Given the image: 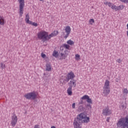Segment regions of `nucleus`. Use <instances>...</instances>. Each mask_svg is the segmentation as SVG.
Returning <instances> with one entry per match:
<instances>
[{
  "label": "nucleus",
  "mask_w": 128,
  "mask_h": 128,
  "mask_svg": "<svg viewBox=\"0 0 128 128\" xmlns=\"http://www.w3.org/2000/svg\"><path fill=\"white\" fill-rule=\"evenodd\" d=\"M110 118H108V119L106 120L108 122H110Z\"/></svg>",
  "instance_id": "obj_37"
},
{
  "label": "nucleus",
  "mask_w": 128,
  "mask_h": 128,
  "mask_svg": "<svg viewBox=\"0 0 128 128\" xmlns=\"http://www.w3.org/2000/svg\"><path fill=\"white\" fill-rule=\"evenodd\" d=\"M128 124H126L124 118H121L117 123V126L120 128H126Z\"/></svg>",
  "instance_id": "obj_8"
},
{
  "label": "nucleus",
  "mask_w": 128,
  "mask_h": 128,
  "mask_svg": "<svg viewBox=\"0 0 128 128\" xmlns=\"http://www.w3.org/2000/svg\"><path fill=\"white\" fill-rule=\"evenodd\" d=\"M104 4H108V2H104Z\"/></svg>",
  "instance_id": "obj_38"
},
{
  "label": "nucleus",
  "mask_w": 128,
  "mask_h": 128,
  "mask_svg": "<svg viewBox=\"0 0 128 128\" xmlns=\"http://www.w3.org/2000/svg\"><path fill=\"white\" fill-rule=\"evenodd\" d=\"M108 6L109 8H112V10H114V7L116 6V5H114L112 3H111L110 2L108 3Z\"/></svg>",
  "instance_id": "obj_21"
},
{
  "label": "nucleus",
  "mask_w": 128,
  "mask_h": 128,
  "mask_svg": "<svg viewBox=\"0 0 128 128\" xmlns=\"http://www.w3.org/2000/svg\"><path fill=\"white\" fill-rule=\"evenodd\" d=\"M40 0V2H42L43 0Z\"/></svg>",
  "instance_id": "obj_40"
},
{
  "label": "nucleus",
  "mask_w": 128,
  "mask_h": 128,
  "mask_svg": "<svg viewBox=\"0 0 128 128\" xmlns=\"http://www.w3.org/2000/svg\"><path fill=\"white\" fill-rule=\"evenodd\" d=\"M67 44H70V46H72V44H74V42L70 40L67 41Z\"/></svg>",
  "instance_id": "obj_23"
},
{
  "label": "nucleus",
  "mask_w": 128,
  "mask_h": 128,
  "mask_svg": "<svg viewBox=\"0 0 128 128\" xmlns=\"http://www.w3.org/2000/svg\"><path fill=\"white\" fill-rule=\"evenodd\" d=\"M64 48H66L67 50H68L70 48V45L68 44H64L63 45Z\"/></svg>",
  "instance_id": "obj_26"
},
{
  "label": "nucleus",
  "mask_w": 128,
  "mask_h": 128,
  "mask_svg": "<svg viewBox=\"0 0 128 128\" xmlns=\"http://www.w3.org/2000/svg\"><path fill=\"white\" fill-rule=\"evenodd\" d=\"M25 22L28 24H32L34 26H38V23L32 22L30 20V16L28 14H26V16Z\"/></svg>",
  "instance_id": "obj_9"
},
{
  "label": "nucleus",
  "mask_w": 128,
  "mask_h": 128,
  "mask_svg": "<svg viewBox=\"0 0 128 128\" xmlns=\"http://www.w3.org/2000/svg\"><path fill=\"white\" fill-rule=\"evenodd\" d=\"M80 56L78 54H76L75 56L76 60H80Z\"/></svg>",
  "instance_id": "obj_28"
},
{
  "label": "nucleus",
  "mask_w": 128,
  "mask_h": 128,
  "mask_svg": "<svg viewBox=\"0 0 128 128\" xmlns=\"http://www.w3.org/2000/svg\"><path fill=\"white\" fill-rule=\"evenodd\" d=\"M38 40H43V42L48 40V33L46 31H41L37 34Z\"/></svg>",
  "instance_id": "obj_3"
},
{
  "label": "nucleus",
  "mask_w": 128,
  "mask_h": 128,
  "mask_svg": "<svg viewBox=\"0 0 128 128\" xmlns=\"http://www.w3.org/2000/svg\"><path fill=\"white\" fill-rule=\"evenodd\" d=\"M41 56L43 58H46V54H44V53H42L41 54Z\"/></svg>",
  "instance_id": "obj_32"
},
{
  "label": "nucleus",
  "mask_w": 128,
  "mask_h": 128,
  "mask_svg": "<svg viewBox=\"0 0 128 128\" xmlns=\"http://www.w3.org/2000/svg\"><path fill=\"white\" fill-rule=\"evenodd\" d=\"M24 96L26 98V100H34L36 98L38 95L36 92H33L25 94Z\"/></svg>",
  "instance_id": "obj_6"
},
{
  "label": "nucleus",
  "mask_w": 128,
  "mask_h": 128,
  "mask_svg": "<svg viewBox=\"0 0 128 128\" xmlns=\"http://www.w3.org/2000/svg\"><path fill=\"white\" fill-rule=\"evenodd\" d=\"M123 94H124V98H126L127 96H128V90L127 88H124L123 92H122Z\"/></svg>",
  "instance_id": "obj_18"
},
{
  "label": "nucleus",
  "mask_w": 128,
  "mask_h": 128,
  "mask_svg": "<svg viewBox=\"0 0 128 128\" xmlns=\"http://www.w3.org/2000/svg\"><path fill=\"white\" fill-rule=\"evenodd\" d=\"M61 56H62L63 58H66V55L62 53L61 54Z\"/></svg>",
  "instance_id": "obj_33"
},
{
  "label": "nucleus",
  "mask_w": 128,
  "mask_h": 128,
  "mask_svg": "<svg viewBox=\"0 0 128 128\" xmlns=\"http://www.w3.org/2000/svg\"><path fill=\"white\" fill-rule=\"evenodd\" d=\"M127 128H128V126H126Z\"/></svg>",
  "instance_id": "obj_41"
},
{
  "label": "nucleus",
  "mask_w": 128,
  "mask_h": 128,
  "mask_svg": "<svg viewBox=\"0 0 128 128\" xmlns=\"http://www.w3.org/2000/svg\"><path fill=\"white\" fill-rule=\"evenodd\" d=\"M74 78H76V76H74V72H70L68 74L66 79H60V84H64V82H70V80H72Z\"/></svg>",
  "instance_id": "obj_4"
},
{
  "label": "nucleus",
  "mask_w": 128,
  "mask_h": 128,
  "mask_svg": "<svg viewBox=\"0 0 128 128\" xmlns=\"http://www.w3.org/2000/svg\"><path fill=\"white\" fill-rule=\"evenodd\" d=\"M53 56H54L55 58H58V52L54 50L52 54Z\"/></svg>",
  "instance_id": "obj_20"
},
{
  "label": "nucleus",
  "mask_w": 128,
  "mask_h": 128,
  "mask_svg": "<svg viewBox=\"0 0 128 128\" xmlns=\"http://www.w3.org/2000/svg\"><path fill=\"white\" fill-rule=\"evenodd\" d=\"M0 26H4V17L0 16Z\"/></svg>",
  "instance_id": "obj_16"
},
{
  "label": "nucleus",
  "mask_w": 128,
  "mask_h": 128,
  "mask_svg": "<svg viewBox=\"0 0 128 128\" xmlns=\"http://www.w3.org/2000/svg\"><path fill=\"white\" fill-rule=\"evenodd\" d=\"M53 38L52 35H51V34L48 35V40H50V38Z\"/></svg>",
  "instance_id": "obj_31"
},
{
  "label": "nucleus",
  "mask_w": 128,
  "mask_h": 128,
  "mask_svg": "<svg viewBox=\"0 0 128 128\" xmlns=\"http://www.w3.org/2000/svg\"><path fill=\"white\" fill-rule=\"evenodd\" d=\"M50 128H56V126H51Z\"/></svg>",
  "instance_id": "obj_39"
},
{
  "label": "nucleus",
  "mask_w": 128,
  "mask_h": 128,
  "mask_svg": "<svg viewBox=\"0 0 128 128\" xmlns=\"http://www.w3.org/2000/svg\"><path fill=\"white\" fill-rule=\"evenodd\" d=\"M12 126H14L16 124V122H18V116L14 114L13 116L12 117Z\"/></svg>",
  "instance_id": "obj_12"
},
{
  "label": "nucleus",
  "mask_w": 128,
  "mask_h": 128,
  "mask_svg": "<svg viewBox=\"0 0 128 128\" xmlns=\"http://www.w3.org/2000/svg\"><path fill=\"white\" fill-rule=\"evenodd\" d=\"M68 84L69 87L67 90V94L68 96H72V88H76V80H72L68 82Z\"/></svg>",
  "instance_id": "obj_2"
},
{
  "label": "nucleus",
  "mask_w": 128,
  "mask_h": 128,
  "mask_svg": "<svg viewBox=\"0 0 128 128\" xmlns=\"http://www.w3.org/2000/svg\"><path fill=\"white\" fill-rule=\"evenodd\" d=\"M84 96L82 97L80 99V102H79L78 104V106H80V104H84V100H85V98H84Z\"/></svg>",
  "instance_id": "obj_19"
},
{
  "label": "nucleus",
  "mask_w": 128,
  "mask_h": 128,
  "mask_svg": "<svg viewBox=\"0 0 128 128\" xmlns=\"http://www.w3.org/2000/svg\"><path fill=\"white\" fill-rule=\"evenodd\" d=\"M58 31H54L51 34V35L52 37L56 36H58Z\"/></svg>",
  "instance_id": "obj_22"
},
{
  "label": "nucleus",
  "mask_w": 128,
  "mask_h": 128,
  "mask_svg": "<svg viewBox=\"0 0 128 128\" xmlns=\"http://www.w3.org/2000/svg\"><path fill=\"white\" fill-rule=\"evenodd\" d=\"M116 62H118V64H120V62H122V60H120V59L119 58L116 60Z\"/></svg>",
  "instance_id": "obj_35"
},
{
  "label": "nucleus",
  "mask_w": 128,
  "mask_h": 128,
  "mask_svg": "<svg viewBox=\"0 0 128 128\" xmlns=\"http://www.w3.org/2000/svg\"><path fill=\"white\" fill-rule=\"evenodd\" d=\"M122 108H126V106H124V105H122Z\"/></svg>",
  "instance_id": "obj_36"
},
{
  "label": "nucleus",
  "mask_w": 128,
  "mask_h": 128,
  "mask_svg": "<svg viewBox=\"0 0 128 128\" xmlns=\"http://www.w3.org/2000/svg\"><path fill=\"white\" fill-rule=\"evenodd\" d=\"M110 81L106 80L103 88V94L105 96H108L110 94Z\"/></svg>",
  "instance_id": "obj_5"
},
{
  "label": "nucleus",
  "mask_w": 128,
  "mask_h": 128,
  "mask_svg": "<svg viewBox=\"0 0 128 128\" xmlns=\"http://www.w3.org/2000/svg\"><path fill=\"white\" fill-rule=\"evenodd\" d=\"M83 98H85L88 104H92V98H90V96L88 95H84Z\"/></svg>",
  "instance_id": "obj_14"
},
{
  "label": "nucleus",
  "mask_w": 128,
  "mask_h": 128,
  "mask_svg": "<svg viewBox=\"0 0 128 128\" xmlns=\"http://www.w3.org/2000/svg\"><path fill=\"white\" fill-rule=\"evenodd\" d=\"M92 104H91L88 103V104L86 105V108H88V110H92Z\"/></svg>",
  "instance_id": "obj_25"
},
{
  "label": "nucleus",
  "mask_w": 128,
  "mask_h": 128,
  "mask_svg": "<svg viewBox=\"0 0 128 128\" xmlns=\"http://www.w3.org/2000/svg\"><path fill=\"white\" fill-rule=\"evenodd\" d=\"M88 122H90V117H88L84 114L82 113L74 118L73 124L74 128H82V123L88 124Z\"/></svg>",
  "instance_id": "obj_1"
},
{
  "label": "nucleus",
  "mask_w": 128,
  "mask_h": 128,
  "mask_svg": "<svg viewBox=\"0 0 128 128\" xmlns=\"http://www.w3.org/2000/svg\"><path fill=\"white\" fill-rule=\"evenodd\" d=\"M0 68L2 70H4L6 68V64H4L3 62L0 63Z\"/></svg>",
  "instance_id": "obj_24"
},
{
  "label": "nucleus",
  "mask_w": 128,
  "mask_h": 128,
  "mask_svg": "<svg viewBox=\"0 0 128 128\" xmlns=\"http://www.w3.org/2000/svg\"><path fill=\"white\" fill-rule=\"evenodd\" d=\"M102 114L103 116H108L112 114V110H110L108 106H107L104 109H103Z\"/></svg>",
  "instance_id": "obj_10"
},
{
  "label": "nucleus",
  "mask_w": 128,
  "mask_h": 128,
  "mask_svg": "<svg viewBox=\"0 0 128 128\" xmlns=\"http://www.w3.org/2000/svg\"><path fill=\"white\" fill-rule=\"evenodd\" d=\"M70 32H72V28L70 26H66L65 28V32H66V35L64 36V38H68L70 36Z\"/></svg>",
  "instance_id": "obj_11"
},
{
  "label": "nucleus",
  "mask_w": 128,
  "mask_h": 128,
  "mask_svg": "<svg viewBox=\"0 0 128 128\" xmlns=\"http://www.w3.org/2000/svg\"><path fill=\"white\" fill-rule=\"evenodd\" d=\"M89 22H90V24L92 25L94 24V18L90 19L89 20Z\"/></svg>",
  "instance_id": "obj_27"
},
{
  "label": "nucleus",
  "mask_w": 128,
  "mask_h": 128,
  "mask_svg": "<svg viewBox=\"0 0 128 128\" xmlns=\"http://www.w3.org/2000/svg\"><path fill=\"white\" fill-rule=\"evenodd\" d=\"M46 70L47 72H50L52 70V66L50 63L48 62L46 64Z\"/></svg>",
  "instance_id": "obj_15"
},
{
  "label": "nucleus",
  "mask_w": 128,
  "mask_h": 128,
  "mask_svg": "<svg viewBox=\"0 0 128 128\" xmlns=\"http://www.w3.org/2000/svg\"><path fill=\"white\" fill-rule=\"evenodd\" d=\"M19 5V14L20 16H22L24 14V0H18Z\"/></svg>",
  "instance_id": "obj_7"
},
{
  "label": "nucleus",
  "mask_w": 128,
  "mask_h": 128,
  "mask_svg": "<svg viewBox=\"0 0 128 128\" xmlns=\"http://www.w3.org/2000/svg\"><path fill=\"white\" fill-rule=\"evenodd\" d=\"M124 120H125V124H128V116L125 118Z\"/></svg>",
  "instance_id": "obj_29"
},
{
  "label": "nucleus",
  "mask_w": 128,
  "mask_h": 128,
  "mask_svg": "<svg viewBox=\"0 0 128 128\" xmlns=\"http://www.w3.org/2000/svg\"><path fill=\"white\" fill-rule=\"evenodd\" d=\"M124 5H120L118 6H115L113 7V10H115L116 12H117V10H124Z\"/></svg>",
  "instance_id": "obj_13"
},
{
  "label": "nucleus",
  "mask_w": 128,
  "mask_h": 128,
  "mask_svg": "<svg viewBox=\"0 0 128 128\" xmlns=\"http://www.w3.org/2000/svg\"><path fill=\"white\" fill-rule=\"evenodd\" d=\"M78 112H84V106L82 105H78Z\"/></svg>",
  "instance_id": "obj_17"
},
{
  "label": "nucleus",
  "mask_w": 128,
  "mask_h": 128,
  "mask_svg": "<svg viewBox=\"0 0 128 128\" xmlns=\"http://www.w3.org/2000/svg\"><path fill=\"white\" fill-rule=\"evenodd\" d=\"M72 108H76V103H73L72 104Z\"/></svg>",
  "instance_id": "obj_34"
},
{
  "label": "nucleus",
  "mask_w": 128,
  "mask_h": 128,
  "mask_svg": "<svg viewBox=\"0 0 128 128\" xmlns=\"http://www.w3.org/2000/svg\"><path fill=\"white\" fill-rule=\"evenodd\" d=\"M122 2H124V4H128V0H119Z\"/></svg>",
  "instance_id": "obj_30"
}]
</instances>
